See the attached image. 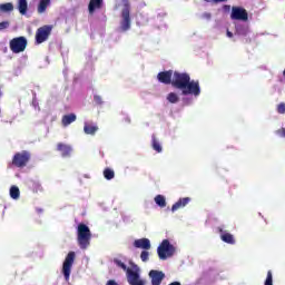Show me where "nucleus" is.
<instances>
[{"mask_svg":"<svg viewBox=\"0 0 285 285\" xmlns=\"http://www.w3.org/2000/svg\"><path fill=\"white\" fill-rule=\"evenodd\" d=\"M94 101L97 104V106H101L104 104V100L101 99V96H94Z\"/></svg>","mask_w":285,"mask_h":285,"instance_id":"obj_34","label":"nucleus"},{"mask_svg":"<svg viewBox=\"0 0 285 285\" xmlns=\"http://www.w3.org/2000/svg\"><path fill=\"white\" fill-rule=\"evenodd\" d=\"M173 70H168V71H160L157 75V79L160 83H165V86H170V83H173Z\"/></svg>","mask_w":285,"mask_h":285,"instance_id":"obj_11","label":"nucleus"},{"mask_svg":"<svg viewBox=\"0 0 285 285\" xmlns=\"http://www.w3.org/2000/svg\"><path fill=\"white\" fill-rule=\"evenodd\" d=\"M73 121H77V115L69 114V115L62 116V119H61L62 126L65 127L70 126V124H73Z\"/></svg>","mask_w":285,"mask_h":285,"instance_id":"obj_18","label":"nucleus"},{"mask_svg":"<svg viewBox=\"0 0 285 285\" xmlns=\"http://www.w3.org/2000/svg\"><path fill=\"white\" fill-rule=\"evenodd\" d=\"M18 8L20 14H26L28 12V0H19Z\"/></svg>","mask_w":285,"mask_h":285,"instance_id":"obj_21","label":"nucleus"},{"mask_svg":"<svg viewBox=\"0 0 285 285\" xmlns=\"http://www.w3.org/2000/svg\"><path fill=\"white\" fill-rule=\"evenodd\" d=\"M1 12H12L14 10V6L10 2L0 4Z\"/></svg>","mask_w":285,"mask_h":285,"instance_id":"obj_24","label":"nucleus"},{"mask_svg":"<svg viewBox=\"0 0 285 285\" xmlns=\"http://www.w3.org/2000/svg\"><path fill=\"white\" fill-rule=\"evenodd\" d=\"M217 230H218V233H220L222 242H224L225 244H230V245L235 244V236H233V234H230L228 232H224V228H222V227H218Z\"/></svg>","mask_w":285,"mask_h":285,"instance_id":"obj_14","label":"nucleus"},{"mask_svg":"<svg viewBox=\"0 0 285 285\" xmlns=\"http://www.w3.org/2000/svg\"><path fill=\"white\" fill-rule=\"evenodd\" d=\"M127 279L130 285H145L144 281L139 279V273L132 269H127Z\"/></svg>","mask_w":285,"mask_h":285,"instance_id":"obj_13","label":"nucleus"},{"mask_svg":"<svg viewBox=\"0 0 285 285\" xmlns=\"http://www.w3.org/2000/svg\"><path fill=\"white\" fill-rule=\"evenodd\" d=\"M173 88L181 90V95L199 97L202 89L199 88V81L190 80V75L186 72L175 71L171 80Z\"/></svg>","mask_w":285,"mask_h":285,"instance_id":"obj_1","label":"nucleus"},{"mask_svg":"<svg viewBox=\"0 0 285 285\" xmlns=\"http://www.w3.org/2000/svg\"><path fill=\"white\" fill-rule=\"evenodd\" d=\"M203 19H206L207 21H210V19L213 18V14H210L209 12H205L202 16Z\"/></svg>","mask_w":285,"mask_h":285,"instance_id":"obj_35","label":"nucleus"},{"mask_svg":"<svg viewBox=\"0 0 285 285\" xmlns=\"http://www.w3.org/2000/svg\"><path fill=\"white\" fill-rule=\"evenodd\" d=\"M50 35H52V24H45L37 29L36 31V45L45 43L48 41Z\"/></svg>","mask_w":285,"mask_h":285,"instance_id":"obj_6","label":"nucleus"},{"mask_svg":"<svg viewBox=\"0 0 285 285\" xmlns=\"http://www.w3.org/2000/svg\"><path fill=\"white\" fill-rule=\"evenodd\" d=\"M235 35H238L240 37H246L248 35V29L244 26H237Z\"/></svg>","mask_w":285,"mask_h":285,"instance_id":"obj_25","label":"nucleus"},{"mask_svg":"<svg viewBox=\"0 0 285 285\" xmlns=\"http://www.w3.org/2000/svg\"><path fill=\"white\" fill-rule=\"evenodd\" d=\"M20 195H21V191L19 190V187L11 186V188H10V197H11V199H19Z\"/></svg>","mask_w":285,"mask_h":285,"instance_id":"obj_22","label":"nucleus"},{"mask_svg":"<svg viewBox=\"0 0 285 285\" xmlns=\"http://www.w3.org/2000/svg\"><path fill=\"white\" fill-rule=\"evenodd\" d=\"M265 285H273V272H267V277L265 279Z\"/></svg>","mask_w":285,"mask_h":285,"instance_id":"obj_32","label":"nucleus"},{"mask_svg":"<svg viewBox=\"0 0 285 285\" xmlns=\"http://www.w3.org/2000/svg\"><path fill=\"white\" fill-rule=\"evenodd\" d=\"M49 6H50V0H40L38 4L39 14H43V12L48 9Z\"/></svg>","mask_w":285,"mask_h":285,"instance_id":"obj_20","label":"nucleus"},{"mask_svg":"<svg viewBox=\"0 0 285 285\" xmlns=\"http://www.w3.org/2000/svg\"><path fill=\"white\" fill-rule=\"evenodd\" d=\"M3 97V92L1 91V87H0V98Z\"/></svg>","mask_w":285,"mask_h":285,"instance_id":"obj_40","label":"nucleus"},{"mask_svg":"<svg viewBox=\"0 0 285 285\" xmlns=\"http://www.w3.org/2000/svg\"><path fill=\"white\" fill-rule=\"evenodd\" d=\"M135 248H142V250H150V239L148 238H139L134 242Z\"/></svg>","mask_w":285,"mask_h":285,"instance_id":"obj_15","label":"nucleus"},{"mask_svg":"<svg viewBox=\"0 0 285 285\" xmlns=\"http://www.w3.org/2000/svg\"><path fill=\"white\" fill-rule=\"evenodd\" d=\"M224 8H226L227 10H230V6L225 4Z\"/></svg>","mask_w":285,"mask_h":285,"instance_id":"obj_39","label":"nucleus"},{"mask_svg":"<svg viewBox=\"0 0 285 285\" xmlns=\"http://www.w3.org/2000/svg\"><path fill=\"white\" fill-rule=\"evenodd\" d=\"M104 8V0H90L88 4L89 14H95V10Z\"/></svg>","mask_w":285,"mask_h":285,"instance_id":"obj_17","label":"nucleus"},{"mask_svg":"<svg viewBox=\"0 0 285 285\" xmlns=\"http://www.w3.org/2000/svg\"><path fill=\"white\" fill-rule=\"evenodd\" d=\"M151 146L156 150V153H161V144L157 141V138H155V136L153 137Z\"/></svg>","mask_w":285,"mask_h":285,"instance_id":"obj_29","label":"nucleus"},{"mask_svg":"<svg viewBox=\"0 0 285 285\" xmlns=\"http://www.w3.org/2000/svg\"><path fill=\"white\" fill-rule=\"evenodd\" d=\"M206 1V3H210V1H213V0H205Z\"/></svg>","mask_w":285,"mask_h":285,"instance_id":"obj_41","label":"nucleus"},{"mask_svg":"<svg viewBox=\"0 0 285 285\" xmlns=\"http://www.w3.org/2000/svg\"><path fill=\"white\" fill-rule=\"evenodd\" d=\"M155 203L157 204V206H159L160 208H166V197H164L163 195H157L155 197Z\"/></svg>","mask_w":285,"mask_h":285,"instance_id":"obj_23","label":"nucleus"},{"mask_svg":"<svg viewBox=\"0 0 285 285\" xmlns=\"http://www.w3.org/2000/svg\"><path fill=\"white\" fill-rule=\"evenodd\" d=\"M188 204H190V197L179 198L171 206V213H176V210H179V208H185V206H188Z\"/></svg>","mask_w":285,"mask_h":285,"instance_id":"obj_16","label":"nucleus"},{"mask_svg":"<svg viewBox=\"0 0 285 285\" xmlns=\"http://www.w3.org/2000/svg\"><path fill=\"white\" fill-rule=\"evenodd\" d=\"M97 130H99V127H97V125L85 122L83 132L86 135H95Z\"/></svg>","mask_w":285,"mask_h":285,"instance_id":"obj_19","label":"nucleus"},{"mask_svg":"<svg viewBox=\"0 0 285 285\" xmlns=\"http://www.w3.org/2000/svg\"><path fill=\"white\" fill-rule=\"evenodd\" d=\"M140 259L141 262H148V259H150V253L148 252V249L141 252Z\"/></svg>","mask_w":285,"mask_h":285,"instance_id":"obj_30","label":"nucleus"},{"mask_svg":"<svg viewBox=\"0 0 285 285\" xmlns=\"http://www.w3.org/2000/svg\"><path fill=\"white\" fill-rule=\"evenodd\" d=\"M169 285H181V283H179V282H173V283H170Z\"/></svg>","mask_w":285,"mask_h":285,"instance_id":"obj_38","label":"nucleus"},{"mask_svg":"<svg viewBox=\"0 0 285 285\" xmlns=\"http://www.w3.org/2000/svg\"><path fill=\"white\" fill-rule=\"evenodd\" d=\"M104 177L105 179H107L108 181H110V179H115V170L110 169V168H105L104 170Z\"/></svg>","mask_w":285,"mask_h":285,"instance_id":"obj_26","label":"nucleus"},{"mask_svg":"<svg viewBox=\"0 0 285 285\" xmlns=\"http://www.w3.org/2000/svg\"><path fill=\"white\" fill-rule=\"evenodd\" d=\"M130 4L127 2L121 11V21H120V29L122 32H127L130 30Z\"/></svg>","mask_w":285,"mask_h":285,"instance_id":"obj_8","label":"nucleus"},{"mask_svg":"<svg viewBox=\"0 0 285 285\" xmlns=\"http://www.w3.org/2000/svg\"><path fill=\"white\" fill-rule=\"evenodd\" d=\"M8 28H10V21L0 22V31L1 30H8Z\"/></svg>","mask_w":285,"mask_h":285,"instance_id":"obj_33","label":"nucleus"},{"mask_svg":"<svg viewBox=\"0 0 285 285\" xmlns=\"http://www.w3.org/2000/svg\"><path fill=\"white\" fill-rule=\"evenodd\" d=\"M159 259H168L175 255V246L170 244V240L164 239L157 248Z\"/></svg>","mask_w":285,"mask_h":285,"instance_id":"obj_5","label":"nucleus"},{"mask_svg":"<svg viewBox=\"0 0 285 285\" xmlns=\"http://www.w3.org/2000/svg\"><path fill=\"white\" fill-rule=\"evenodd\" d=\"M56 150L60 153L61 157L68 158L72 156V146L65 142H58Z\"/></svg>","mask_w":285,"mask_h":285,"instance_id":"obj_10","label":"nucleus"},{"mask_svg":"<svg viewBox=\"0 0 285 285\" xmlns=\"http://www.w3.org/2000/svg\"><path fill=\"white\" fill-rule=\"evenodd\" d=\"M32 155L28 150L18 151L13 155L11 166L14 168H26L30 164Z\"/></svg>","mask_w":285,"mask_h":285,"instance_id":"obj_3","label":"nucleus"},{"mask_svg":"<svg viewBox=\"0 0 285 285\" xmlns=\"http://www.w3.org/2000/svg\"><path fill=\"white\" fill-rule=\"evenodd\" d=\"M167 101H169V104H177V101H179V96L175 92H169L167 95Z\"/></svg>","mask_w":285,"mask_h":285,"instance_id":"obj_27","label":"nucleus"},{"mask_svg":"<svg viewBox=\"0 0 285 285\" xmlns=\"http://www.w3.org/2000/svg\"><path fill=\"white\" fill-rule=\"evenodd\" d=\"M114 264H116V266H118V268L126 271V273H128V271H130V268H128V266H126V264L124 262H121L119 258H115Z\"/></svg>","mask_w":285,"mask_h":285,"instance_id":"obj_28","label":"nucleus"},{"mask_svg":"<svg viewBox=\"0 0 285 285\" xmlns=\"http://www.w3.org/2000/svg\"><path fill=\"white\" fill-rule=\"evenodd\" d=\"M9 47L11 52H13V55H19L21 52H24L26 48H28V39H26V37L23 36L12 38L9 41Z\"/></svg>","mask_w":285,"mask_h":285,"instance_id":"obj_4","label":"nucleus"},{"mask_svg":"<svg viewBox=\"0 0 285 285\" xmlns=\"http://www.w3.org/2000/svg\"><path fill=\"white\" fill-rule=\"evenodd\" d=\"M149 277L151 279V285H161V282H164L166 274H164V272H159L157 269H151L149 272Z\"/></svg>","mask_w":285,"mask_h":285,"instance_id":"obj_12","label":"nucleus"},{"mask_svg":"<svg viewBox=\"0 0 285 285\" xmlns=\"http://www.w3.org/2000/svg\"><path fill=\"white\" fill-rule=\"evenodd\" d=\"M277 135H279V137H284L285 138V128H281L276 131Z\"/></svg>","mask_w":285,"mask_h":285,"instance_id":"obj_36","label":"nucleus"},{"mask_svg":"<svg viewBox=\"0 0 285 285\" xmlns=\"http://www.w3.org/2000/svg\"><path fill=\"white\" fill-rule=\"evenodd\" d=\"M276 110L278 115H285V102H281L277 105Z\"/></svg>","mask_w":285,"mask_h":285,"instance_id":"obj_31","label":"nucleus"},{"mask_svg":"<svg viewBox=\"0 0 285 285\" xmlns=\"http://www.w3.org/2000/svg\"><path fill=\"white\" fill-rule=\"evenodd\" d=\"M78 246L82 249L86 250L90 246V239H92V233H90V227L88 225L80 223L78 225Z\"/></svg>","mask_w":285,"mask_h":285,"instance_id":"obj_2","label":"nucleus"},{"mask_svg":"<svg viewBox=\"0 0 285 285\" xmlns=\"http://www.w3.org/2000/svg\"><path fill=\"white\" fill-rule=\"evenodd\" d=\"M230 19L234 21H248V11L242 7H233Z\"/></svg>","mask_w":285,"mask_h":285,"instance_id":"obj_9","label":"nucleus"},{"mask_svg":"<svg viewBox=\"0 0 285 285\" xmlns=\"http://www.w3.org/2000/svg\"><path fill=\"white\" fill-rule=\"evenodd\" d=\"M226 35H227V37H228L229 39H233V32H230L229 30H227Z\"/></svg>","mask_w":285,"mask_h":285,"instance_id":"obj_37","label":"nucleus"},{"mask_svg":"<svg viewBox=\"0 0 285 285\" xmlns=\"http://www.w3.org/2000/svg\"><path fill=\"white\" fill-rule=\"evenodd\" d=\"M75 252H69L62 264V275L66 282H70V273H72V265L75 264Z\"/></svg>","mask_w":285,"mask_h":285,"instance_id":"obj_7","label":"nucleus"}]
</instances>
